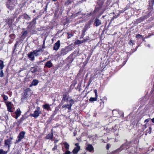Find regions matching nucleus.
<instances>
[{
  "mask_svg": "<svg viewBox=\"0 0 154 154\" xmlns=\"http://www.w3.org/2000/svg\"><path fill=\"white\" fill-rule=\"evenodd\" d=\"M79 51H74L70 55L66 58V62L67 63L71 65V63L73 61L74 59L79 56Z\"/></svg>",
  "mask_w": 154,
  "mask_h": 154,
  "instance_id": "f257e3e1",
  "label": "nucleus"
},
{
  "mask_svg": "<svg viewBox=\"0 0 154 154\" xmlns=\"http://www.w3.org/2000/svg\"><path fill=\"white\" fill-rule=\"evenodd\" d=\"M41 113V112L40 111V108L38 106H37L35 110L32 114H31L30 116L35 118H36L39 116L40 114Z\"/></svg>",
  "mask_w": 154,
  "mask_h": 154,
  "instance_id": "f03ea898",
  "label": "nucleus"
},
{
  "mask_svg": "<svg viewBox=\"0 0 154 154\" xmlns=\"http://www.w3.org/2000/svg\"><path fill=\"white\" fill-rule=\"evenodd\" d=\"M8 111L10 112H12L13 111L14 108L13 105L11 102H6Z\"/></svg>",
  "mask_w": 154,
  "mask_h": 154,
  "instance_id": "7ed1b4c3",
  "label": "nucleus"
},
{
  "mask_svg": "<svg viewBox=\"0 0 154 154\" xmlns=\"http://www.w3.org/2000/svg\"><path fill=\"white\" fill-rule=\"evenodd\" d=\"M25 134V131H22L20 132L17 137V139L16 141V143H18L20 142L24 138Z\"/></svg>",
  "mask_w": 154,
  "mask_h": 154,
  "instance_id": "20e7f679",
  "label": "nucleus"
},
{
  "mask_svg": "<svg viewBox=\"0 0 154 154\" xmlns=\"http://www.w3.org/2000/svg\"><path fill=\"white\" fill-rule=\"evenodd\" d=\"M149 2V6L148 8V10L149 13H151L153 9V7L154 3V0H151Z\"/></svg>",
  "mask_w": 154,
  "mask_h": 154,
  "instance_id": "39448f33",
  "label": "nucleus"
},
{
  "mask_svg": "<svg viewBox=\"0 0 154 154\" xmlns=\"http://www.w3.org/2000/svg\"><path fill=\"white\" fill-rule=\"evenodd\" d=\"M111 0H107L103 9V11L104 12L106 9L109 8V6L111 2Z\"/></svg>",
  "mask_w": 154,
  "mask_h": 154,
  "instance_id": "423d86ee",
  "label": "nucleus"
},
{
  "mask_svg": "<svg viewBox=\"0 0 154 154\" xmlns=\"http://www.w3.org/2000/svg\"><path fill=\"white\" fill-rule=\"evenodd\" d=\"M34 55L37 56L41 55L43 51V50L41 48H39L38 49H36L33 51Z\"/></svg>",
  "mask_w": 154,
  "mask_h": 154,
  "instance_id": "0eeeda50",
  "label": "nucleus"
},
{
  "mask_svg": "<svg viewBox=\"0 0 154 154\" xmlns=\"http://www.w3.org/2000/svg\"><path fill=\"white\" fill-rule=\"evenodd\" d=\"M70 51V50L68 49L67 48H65L62 49L60 51V54L59 55H58V57H59V56L64 55L67 54Z\"/></svg>",
  "mask_w": 154,
  "mask_h": 154,
  "instance_id": "6e6552de",
  "label": "nucleus"
},
{
  "mask_svg": "<svg viewBox=\"0 0 154 154\" xmlns=\"http://www.w3.org/2000/svg\"><path fill=\"white\" fill-rule=\"evenodd\" d=\"M102 24L101 21L98 18H96L94 20V25L96 26H100Z\"/></svg>",
  "mask_w": 154,
  "mask_h": 154,
  "instance_id": "1a4fd4ad",
  "label": "nucleus"
},
{
  "mask_svg": "<svg viewBox=\"0 0 154 154\" xmlns=\"http://www.w3.org/2000/svg\"><path fill=\"white\" fill-rule=\"evenodd\" d=\"M12 139V138L10 137L9 138L5 140V145L6 146H8V148H9L10 146Z\"/></svg>",
  "mask_w": 154,
  "mask_h": 154,
  "instance_id": "9d476101",
  "label": "nucleus"
},
{
  "mask_svg": "<svg viewBox=\"0 0 154 154\" xmlns=\"http://www.w3.org/2000/svg\"><path fill=\"white\" fill-rule=\"evenodd\" d=\"M147 18V17L146 16H145L143 17H142L140 18L137 19L136 20V21L137 23H141L144 20L146 19Z\"/></svg>",
  "mask_w": 154,
  "mask_h": 154,
  "instance_id": "9b49d317",
  "label": "nucleus"
},
{
  "mask_svg": "<svg viewBox=\"0 0 154 154\" xmlns=\"http://www.w3.org/2000/svg\"><path fill=\"white\" fill-rule=\"evenodd\" d=\"M86 149L90 152L94 150V148L91 144H88L87 145Z\"/></svg>",
  "mask_w": 154,
  "mask_h": 154,
  "instance_id": "f8f14e48",
  "label": "nucleus"
},
{
  "mask_svg": "<svg viewBox=\"0 0 154 154\" xmlns=\"http://www.w3.org/2000/svg\"><path fill=\"white\" fill-rule=\"evenodd\" d=\"M102 8V7L96 5L93 11V13L95 14H97L99 13V11Z\"/></svg>",
  "mask_w": 154,
  "mask_h": 154,
  "instance_id": "ddd939ff",
  "label": "nucleus"
},
{
  "mask_svg": "<svg viewBox=\"0 0 154 154\" xmlns=\"http://www.w3.org/2000/svg\"><path fill=\"white\" fill-rule=\"evenodd\" d=\"M16 114V116L15 118L17 119V118L20 116L21 113V111L20 109H17L15 112Z\"/></svg>",
  "mask_w": 154,
  "mask_h": 154,
  "instance_id": "4468645a",
  "label": "nucleus"
},
{
  "mask_svg": "<svg viewBox=\"0 0 154 154\" xmlns=\"http://www.w3.org/2000/svg\"><path fill=\"white\" fill-rule=\"evenodd\" d=\"M105 1V0H97V5L102 7Z\"/></svg>",
  "mask_w": 154,
  "mask_h": 154,
  "instance_id": "2eb2a0df",
  "label": "nucleus"
},
{
  "mask_svg": "<svg viewBox=\"0 0 154 154\" xmlns=\"http://www.w3.org/2000/svg\"><path fill=\"white\" fill-rule=\"evenodd\" d=\"M53 66V64L52 63L51 60H49L45 63V66L47 67L48 68H50L52 67Z\"/></svg>",
  "mask_w": 154,
  "mask_h": 154,
  "instance_id": "dca6fc26",
  "label": "nucleus"
},
{
  "mask_svg": "<svg viewBox=\"0 0 154 154\" xmlns=\"http://www.w3.org/2000/svg\"><path fill=\"white\" fill-rule=\"evenodd\" d=\"M33 55H34L33 51L30 52L28 54V57L31 60H33L34 59V57Z\"/></svg>",
  "mask_w": 154,
  "mask_h": 154,
  "instance_id": "f3484780",
  "label": "nucleus"
},
{
  "mask_svg": "<svg viewBox=\"0 0 154 154\" xmlns=\"http://www.w3.org/2000/svg\"><path fill=\"white\" fill-rule=\"evenodd\" d=\"M38 81L37 79H34L32 82L31 84L29 85L30 87L32 86L37 85L38 83Z\"/></svg>",
  "mask_w": 154,
  "mask_h": 154,
  "instance_id": "a211bd4d",
  "label": "nucleus"
},
{
  "mask_svg": "<svg viewBox=\"0 0 154 154\" xmlns=\"http://www.w3.org/2000/svg\"><path fill=\"white\" fill-rule=\"evenodd\" d=\"M80 149V147H75L72 151L73 154H76L78 153Z\"/></svg>",
  "mask_w": 154,
  "mask_h": 154,
  "instance_id": "6ab92c4d",
  "label": "nucleus"
},
{
  "mask_svg": "<svg viewBox=\"0 0 154 154\" xmlns=\"http://www.w3.org/2000/svg\"><path fill=\"white\" fill-rule=\"evenodd\" d=\"M51 105L49 104H46L43 105L42 107L44 109H45L48 111L50 110Z\"/></svg>",
  "mask_w": 154,
  "mask_h": 154,
  "instance_id": "aec40b11",
  "label": "nucleus"
},
{
  "mask_svg": "<svg viewBox=\"0 0 154 154\" xmlns=\"http://www.w3.org/2000/svg\"><path fill=\"white\" fill-rule=\"evenodd\" d=\"M112 113L113 117L118 116L119 114V112L116 109H114L112 111Z\"/></svg>",
  "mask_w": 154,
  "mask_h": 154,
  "instance_id": "412c9836",
  "label": "nucleus"
},
{
  "mask_svg": "<svg viewBox=\"0 0 154 154\" xmlns=\"http://www.w3.org/2000/svg\"><path fill=\"white\" fill-rule=\"evenodd\" d=\"M77 84V81L76 80H74L73 81H72V84L70 86V88L72 89H73L75 87V85Z\"/></svg>",
  "mask_w": 154,
  "mask_h": 154,
  "instance_id": "4be33fe9",
  "label": "nucleus"
},
{
  "mask_svg": "<svg viewBox=\"0 0 154 154\" xmlns=\"http://www.w3.org/2000/svg\"><path fill=\"white\" fill-rule=\"evenodd\" d=\"M68 96H67L66 94H63V98L62 100L65 102H67L68 100Z\"/></svg>",
  "mask_w": 154,
  "mask_h": 154,
  "instance_id": "5701e85b",
  "label": "nucleus"
},
{
  "mask_svg": "<svg viewBox=\"0 0 154 154\" xmlns=\"http://www.w3.org/2000/svg\"><path fill=\"white\" fill-rule=\"evenodd\" d=\"M63 144L64 145L65 149L67 150H69V144L67 142H65L63 143Z\"/></svg>",
  "mask_w": 154,
  "mask_h": 154,
  "instance_id": "b1692460",
  "label": "nucleus"
},
{
  "mask_svg": "<svg viewBox=\"0 0 154 154\" xmlns=\"http://www.w3.org/2000/svg\"><path fill=\"white\" fill-rule=\"evenodd\" d=\"M97 97L95 96L94 97H91L89 99V101L90 102H93L97 100Z\"/></svg>",
  "mask_w": 154,
  "mask_h": 154,
  "instance_id": "393cba45",
  "label": "nucleus"
},
{
  "mask_svg": "<svg viewBox=\"0 0 154 154\" xmlns=\"http://www.w3.org/2000/svg\"><path fill=\"white\" fill-rule=\"evenodd\" d=\"M69 108L70 109V108H71V107L72 106V105L74 104V101L73 99H71L69 101Z\"/></svg>",
  "mask_w": 154,
  "mask_h": 154,
  "instance_id": "a878e982",
  "label": "nucleus"
},
{
  "mask_svg": "<svg viewBox=\"0 0 154 154\" xmlns=\"http://www.w3.org/2000/svg\"><path fill=\"white\" fill-rule=\"evenodd\" d=\"M87 30H86V29H84L83 28L82 30V34L81 35V37L80 38V39H81V38H83L84 36L85 35V33L86 31Z\"/></svg>",
  "mask_w": 154,
  "mask_h": 154,
  "instance_id": "bb28decb",
  "label": "nucleus"
},
{
  "mask_svg": "<svg viewBox=\"0 0 154 154\" xmlns=\"http://www.w3.org/2000/svg\"><path fill=\"white\" fill-rule=\"evenodd\" d=\"M53 136L52 134H48L47 136H46L45 138L46 139H52Z\"/></svg>",
  "mask_w": 154,
  "mask_h": 154,
  "instance_id": "cd10ccee",
  "label": "nucleus"
},
{
  "mask_svg": "<svg viewBox=\"0 0 154 154\" xmlns=\"http://www.w3.org/2000/svg\"><path fill=\"white\" fill-rule=\"evenodd\" d=\"M4 67V62L1 60H0V68L1 69H2Z\"/></svg>",
  "mask_w": 154,
  "mask_h": 154,
  "instance_id": "c85d7f7f",
  "label": "nucleus"
},
{
  "mask_svg": "<svg viewBox=\"0 0 154 154\" xmlns=\"http://www.w3.org/2000/svg\"><path fill=\"white\" fill-rule=\"evenodd\" d=\"M37 69L36 68L32 67L30 69V71L32 73H34L37 71Z\"/></svg>",
  "mask_w": 154,
  "mask_h": 154,
  "instance_id": "c756f323",
  "label": "nucleus"
},
{
  "mask_svg": "<svg viewBox=\"0 0 154 154\" xmlns=\"http://www.w3.org/2000/svg\"><path fill=\"white\" fill-rule=\"evenodd\" d=\"M69 104H65L64 105H63L62 106V108H66L68 109L69 111H70L71 109V108L70 109L69 108Z\"/></svg>",
  "mask_w": 154,
  "mask_h": 154,
  "instance_id": "7c9ffc66",
  "label": "nucleus"
},
{
  "mask_svg": "<svg viewBox=\"0 0 154 154\" xmlns=\"http://www.w3.org/2000/svg\"><path fill=\"white\" fill-rule=\"evenodd\" d=\"M71 66L70 65H69L67 63L66 65L64 66V69L65 70H68L69 68V67Z\"/></svg>",
  "mask_w": 154,
  "mask_h": 154,
  "instance_id": "2f4dec72",
  "label": "nucleus"
},
{
  "mask_svg": "<svg viewBox=\"0 0 154 154\" xmlns=\"http://www.w3.org/2000/svg\"><path fill=\"white\" fill-rule=\"evenodd\" d=\"M75 88L76 90H79V91H80L81 90V84L79 83L77 87Z\"/></svg>",
  "mask_w": 154,
  "mask_h": 154,
  "instance_id": "473e14b6",
  "label": "nucleus"
},
{
  "mask_svg": "<svg viewBox=\"0 0 154 154\" xmlns=\"http://www.w3.org/2000/svg\"><path fill=\"white\" fill-rule=\"evenodd\" d=\"M53 48L54 50L57 51L58 50V41L55 44Z\"/></svg>",
  "mask_w": 154,
  "mask_h": 154,
  "instance_id": "72a5a7b5",
  "label": "nucleus"
},
{
  "mask_svg": "<svg viewBox=\"0 0 154 154\" xmlns=\"http://www.w3.org/2000/svg\"><path fill=\"white\" fill-rule=\"evenodd\" d=\"M67 33L68 35L67 38L68 39L70 38L73 35V34H72L71 33L69 32H67Z\"/></svg>",
  "mask_w": 154,
  "mask_h": 154,
  "instance_id": "f704fd0d",
  "label": "nucleus"
},
{
  "mask_svg": "<svg viewBox=\"0 0 154 154\" xmlns=\"http://www.w3.org/2000/svg\"><path fill=\"white\" fill-rule=\"evenodd\" d=\"M74 0H67V2H66V4L67 5L71 3Z\"/></svg>",
  "mask_w": 154,
  "mask_h": 154,
  "instance_id": "c9c22d12",
  "label": "nucleus"
},
{
  "mask_svg": "<svg viewBox=\"0 0 154 154\" xmlns=\"http://www.w3.org/2000/svg\"><path fill=\"white\" fill-rule=\"evenodd\" d=\"M90 37L89 36H86L85 38L83 40L85 42H87L89 40H90Z\"/></svg>",
  "mask_w": 154,
  "mask_h": 154,
  "instance_id": "e433bc0d",
  "label": "nucleus"
},
{
  "mask_svg": "<svg viewBox=\"0 0 154 154\" xmlns=\"http://www.w3.org/2000/svg\"><path fill=\"white\" fill-rule=\"evenodd\" d=\"M90 28V24H87L86 25L84 26V28L85 29H86V30H87L88 29Z\"/></svg>",
  "mask_w": 154,
  "mask_h": 154,
  "instance_id": "4c0bfd02",
  "label": "nucleus"
},
{
  "mask_svg": "<svg viewBox=\"0 0 154 154\" xmlns=\"http://www.w3.org/2000/svg\"><path fill=\"white\" fill-rule=\"evenodd\" d=\"M23 16L25 19H28V20L30 19V17L27 14H24Z\"/></svg>",
  "mask_w": 154,
  "mask_h": 154,
  "instance_id": "58836bf2",
  "label": "nucleus"
},
{
  "mask_svg": "<svg viewBox=\"0 0 154 154\" xmlns=\"http://www.w3.org/2000/svg\"><path fill=\"white\" fill-rule=\"evenodd\" d=\"M128 44L130 45H134V43L133 40L131 39L128 42Z\"/></svg>",
  "mask_w": 154,
  "mask_h": 154,
  "instance_id": "ea45409f",
  "label": "nucleus"
},
{
  "mask_svg": "<svg viewBox=\"0 0 154 154\" xmlns=\"http://www.w3.org/2000/svg\"><path fill=\"white\" fill-rule=\"evenodd\" d=\"M151 130L152 128L151 127H149L148 129L146 131L148 133L150 134L151 132Z\"/></svg>",
  "mask_w": 154,
  "mask_h": 154,
  "instance_id": "a19ab883",
  "label": "nucleus"
},
{
  "mask_svg": "<svg viewBox=\"0 0 154 154\" xmlns=\"http://www.w3.org/2000/svg\"><path fill=\"white\" fill-rule=\"evenodd\" d=\"M2 97H3L4 101L7 100L8 99V98L7 96L5 95H4V94L2 96Z\"/></svg>",
  "mask_w": 154,
  "mask_h": 154,
  "instance_id": "79ce46f5",
  "label": "nucleus"
},
{
  "mask_svg": "<svg viewBox=\"0 0 154 154\" xmlns=\"http://www.w3.org/2000/svg\"><path fill=\"white\" fill-rule=\"evenodd\" d=\"M7 152L4 151L3 149H0V154H6Z\"/></svg>",
  "mask_w": 154,
  "mask_h": 154,
  "instance_id": "37998d69",
  "label": "nucleus"
},
{
  "mask_svg": "<svg viewBox=\"0 0 154 154\" xmlns=\"http://www.w3.org/2000/svg\"><path fill=\"white\" fill-rule=\"evenodd\" d=\"M117 16H118V15H117V16L115 15V16H113L112 17V18H111V19L110 23L111 22H112L113 21V20L114 19H116V18H117Z\"/></svg>",
  "mask_w": 154,
  "mask_h": 154,
  "instance_id": "c03bdc74",
  "label": "nucleus"
},
{
  "mask_svg": "<svg viewBox=\"0 0 154 154\" xmlns=\"http://www.w3.org/2000/svg\"><path fill=\"white\" fill-rule=\"evenodd\" d=\"M80 40H77L75 41L74 42L75 45H79L80 44Z\"/></svg>",
  "mask_w": 154,
  "mask_h": 154,
  "instance_id": "a18cd8bd",
  "label": "nucleus"
},
{
  "mask_svg": "<svg viewBox=\"0 0 154 154\" xmlns=\"http://www.w3.org/2000/svg\"><path fill=\"white\" fill-rule=\"evenodd\" d=\"M4 76V73L2 69H1L0 72V77H2Z\"/></svg>",
  "mask_w": 154,
  "mask_h": 154,
  "instance_id": "49530a36",
  "label": "nucleus"
},
{
  "mask_svg": "<svg viewBox=\"0 0 154 154\" xmlns=\"http://www.w3.org/2000/svg\"><path fill=\"white\" fill-rule=\"evenodd\" d=\"M92 78L91 77H90L88 81V84L90 85L91 82H92Z\"/></svg>",
  "mask_w": 154,
  "mask_h": 154,
  "instance_id": "de8ad7c7",
  "label": "nucleus"
},
{
  "mask_svg": "<svg viewBox=\"0 0 154 154\" xmlns=\"http://www.w3.org/2000/svg\"><path fill=\"white\" fill-rule=\"evenodd\" d=\"M94 92L95 94V96L96 97H98V95L97 92V90L96 89L94 90Z\"/></svg>",
  "mask_w": 154,
  "mask_h": 154,
  "instance_id": "09e8293b",
  "label": "nucleus"
},
{
  "mask_svg": "<svg viewBox=\"0 0 154 154\" xmlns=\"http://www.w3.org/2000/svg\"><path fill=\"white\" fill-rule=\"evenodd\" d=\"M140 37H141L142 38L143 37L142 35H140L139 34H138L136 35V38H139Z\"/></svg>",
  "mask_w": 154,
  "mask_h": 154,
  "instance_id": "8fccbe9b",
  "label": "nucleus"
},
{
  "mask_svg": "<svg viewBox=\"0 0 154 154\" xmlns=\"http://www.w3.org/2000/svg\"><path fill=\"white\" fill-rule=\"evenodd\" d=\"M71 153V152L70 151L67 150L66 151L64 154H70Z\"/></svg>",
  "mask_w": 154,
  "mask_h": 154,
  "instance_id": "3c124183",
  "label": "nucleus"
},
{
  "mask_svg": "<svg viewBox=\"0 0 154 154\" xmlns=\"http://www.w3.org/2000/svg\"><path fill=\"white\" fill-rule=\"evenodd\" d=\"M57 146L55 145L54 148L52 149L53 151H54V150L57 149Z\"/></svg>",
  "mask_w": 154,
  "mask_h": 154,
  "instance_id": "603ef678",
  "label": "nucleus"
},
{
  "mask_svg": "<svg viewBox=\"0 0 154 154\" xmlns=\"http://www.w3.org/2000/svg\"><path fill=\"white\" fill-rule=\"evenodd\" d=\"M109 147L110 146H109V144H107L106 146V149L107 150H109Z\"/></svg>",
  "mask_w": 154,
  "mask_h": 154,
  "instance_id": "864d4df0",
  "label": "nucleus"
},
{
  "mask_svg": "<svg viewBox=\"0 0 154 154\" xmlns=\"http://www.w3.org/2000/svg\"><path fill=\"white\" fill-rule=\"evenodd\" d=\"M102 99H100V100H101V102H100V106H101V105H102V103H103V105L104 103V101H102Z\"/></svg>",
  "mask_w": 154,
  "mask_h": 154,
  "instance_id": "5fc2aeb1",
  "label": "nucleus"
},
{
  "mask_svg": "<svg viewBox=\"0 0 154 154\" xmlns=\"http://www.w3.org/2000/svg\"><path fill=\"white\" fill-rule=\"evenodd\" d=\"M149 119H147L145 120L144 121V122H149Z\"/></svg>",
  "mask_w": 154,
  "mask_h": 154,
  "instance_id": "6e6d98bb",
  "label": "nucleus"
},
{
  "mask_svg": "<svg viewBox=\"0 0 154 154\" xmlns=\"http://www.w3.org/2000/svg\"><path fill=\"white\" fill-rule=\"evenodd\" d=\"M75 145L76 146V147H80V146L79 145V143H76L75 144Z\"/></svg>",
  "mask_w": 154,
  "mask_h": 154,
  "instance_id": "4d7b16f0",
  "label": "nucleus"
},
{
  "mask_svg": "<svg viewBox=\"0 0 154 154\" xmlns=\"http://www.w3.org/2000/svg\"><path fill=\"white\" fill-rule=\"evenodd\" d=\"M90 85V84H88L87 85H86V88H85V89H88V87H89V85Z\"/></svg>",
  "mask_w": 154,
  "mask_h": 154,
  "instance_id": "13d9d810",
  "label": "nucleus"
},
{
  "mask_svg": "<svg viewBox=\"0 0 154 154\" xmlns=\"http://www.w3.org/2000/svg\"><path fill=\"white\" fill-rule=\"evenodd\" d=\"M80 44H81L82 43H85L83 40H80Z\"/></svg>",
  "mask_w": 154,
  "mask_h": 154,
  "instance_id": "bf43d9fd",
  "label": "nucleus"
},
{
  "mask_svg": "<svg viewBox=\"0 0 154 154\" xmlns=\"http://www.w3.org/2000/svg\"><path fill=\"white\" fill-rule=\"evenodd\" d=\"M58 48H59V47H60V41L59 40H58Z\"/></svg>",
  "mask_w": 154,
  "mask_h": 154,
  "instance_id": "052dcab7",
  "label": "nucleus"
},
{
  "mask_svg": "<svg viewBox=\"0 0 154 154\" xmlns=\"http://www.w3.org/2000/svg\"><path fill=\"white\" fill-rule=\"evenodd\" d=\"M74 136H75L76 134V131H74L73 133Z\"/></svg>",
  "mask_w": 154,
  "mask_h": 154,
  "instance_id": "680f3d73",
  "label": "nucleus"
},
{
  "mask_svg": "<svg viewBox=\"0 0 154 154\" xmlns=\"http://www.w3.org/2000/svg\"><path fill=\"white\" fill-rule=\"evenodd\" d=\"M128 8H129V7H128L127 6H126L124 8L125 10H127Z\"/></svg>",
  "mask_w": 154,
  "mask_h": 154,
  "instance_id": "e2e57ef3",
  "label": "nucleus"
},
{
  "mask_svg": "<svg viewBox=\"0 0 154 154\" xmlns=\"http://www.w3.org/2000/svg\"><path fill=\"white\" fill-rule=\"evenodd\" d=\"M14 154H20V153L19 152H15Z\"/></svg>",
  "mask_w": 154,
  "mask_h": 154,
  "instance_id": "0e129e2a",
  "label": "nucleus"
},
{
  "mask_svg": "<svg viewBox=\"0 0 154 154\" xmlns=\"http://www.w3.org/2000/svg\"><path fill=\"white\" fill-rule=\"evenodd\" d=\"M152 121L153 123H154V118L152 119Z\"/></svg>",
  "mask_w": 154,
  "mask_h": 154,
  "instance_id": "69168bd1",
  "label": "nucleus"
},
{
  "mask_svg": "<svg viewBox=\"0 0 154 154\" xmlns=\"http://www.w3.org/2000/svg\"><path fill=\"white\" fill-rule=\"evenodd\" d=\"M104 98L105 100H107V98L106 97H104Z\"/></svg>",
  "mask_w": 154,
  "mask_h": 154,
  "instance_id": "338daca9",
  "label": "nucleus"
},
{
  "mask_svg": "<svg viewBox=\"0 0 154 154\" xmlns=\"http://www.w3.org/2000/svg\"><path fill=\"white\" fill-rule=\"evenodd\" d=\"M144 126L145 127V128H146V124H145L144 125Z\"/></svg>",
  "mask_w": 154,
  "mask_h": 154,
  "instance_id": "774afa93",
  "label": "nucleus"
}]
</instances>
